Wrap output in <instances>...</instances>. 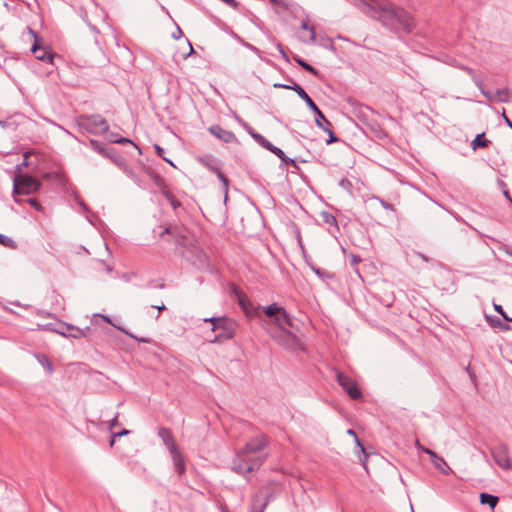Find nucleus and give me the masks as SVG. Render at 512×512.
<instances>
[{
  "instance_id": "obj_1",
  "label": "nucleus",
  "mask_w": 512,
  "mask_h": 512,
  "mask_svg": "<svg viewBox=\"0 0 512 512\" xmlns=\"http://www.w3.org/2000/svg\"><path fill=\"white\" fill-rule=\"evenodd\" d=\"M267 443L264 435L252 438L234 457L232 470L243 476L257 471L267 458L265 453Z\"/></svg>"
},
{
  "instance_id": "obj_2",
  "label": "nucleus",
  "mask_w": 512,
  "mask_h": 512,
  "mask_svg": "<svg viewBox=\"0 0 512 512\" xmlns=\"http://www.w3.org/2000/svg\"><path fill=\"white\" fill-rule=\"evenodd\" d=\"M263 312L281 329L283 334V340L281 341L285 347L293 349L299 345L297 337L287 331V327L291 326V319L283 307L271 304L264 307Z\"/></svg>"
},
{
  "instance_id": "obj_3",
  "label": "nucleus",
  "mask_w": 512,
  "mask_h": 512,
  "mask_svg": "<svg viewBox=\"0 0 512 512\" xmlns=\"http://www.w3.org/2000/svg\"><path fill=\"white\" fill-rule=\"evenodd\" d=\"M204 321L212 324V332H218L213 339H210L211 343H222L232 339L236 334L238 325L233 319L213 317L205 318Z\"/></svg>"
},
{
  "instance_id": "obj_4",
  "label": "nucleus",
  "mask_w": 512,
  "mask_h": 512,
  "mask_svg": "<svg viewBox=\"0 0 512 512\" xmlns=\"http://www.w3.org/2000/svg\"><path fill=\"white\" fill-rule=\"evenodd\" d=\"M378 6L381 12V14H379V20L383 22L397 21L407 30H410L414 26L413 18L405 10L391 3Z\"/></svg>"
},
{
  "instance_id": "obj_5",
  "label": "nucleus",
  "mask_w": 512,
  "mask_h": 512,
  "mask_svg": "<svg viewBox=\"0 0 512 512\" xmlns=\"http://www.w3.org/2000/svg\"><path fill=\"white\" fill-rule=\"evenodd\" d=\"M13 184L14 194H32L41 187V183L36 178L23 174H16Z\"/></svg>"
},
{
  "instance_id": "obj_6",
  "label": "nucleus",
  "mask_w": 512,
  "mask_h": 512,
  "mask_svg": "<svg viewBox=\"0 0 512 512\" xmlns=\"http://www.w3.org/2000/svg\"><path fill=\"white\" fill-rule=\"evenodd\" d=\"M491 455L496 464L503 470H512V457L509 447L505 444H499L491 450Z\"/></svg>"
},
{
  "instance_id": "obj_7",
  "label": "nucleus",
  "mask_w": 512,
  "mask_h": 512,
  "mask_svg": "<svg viewBox=\"0 0 512 512\" xmlns=\"http://www.w3.org/2000/svg\"><path fill=\"white\" fill-rule=\"evenodd\" d=\"M336 380L338 384L345 390L350 398L358 400L362 398V392L359 389L357 383L349 376L342 372H336Z\"/></svg>"
},
{
  "instance_id": "obj_8",
  "label": "nucleus",
  "mask_w": 512,
  "mask_h": 512,
  "mask_svg": "<svg viewBox=\"0 0 512 512\" xmlns=\"http://www.w3.org/2000/svg\"><path fill=\"white\" fill-rule=\"evenodd\" d=\"M81 124L85 129L95 134H104L109 128L106 120L99 115L83 117Z\"/></svg>"
},
{
  "instance_id": "obj_9",
  "label": "nucleus",
  "mask_w": 512,
  "mask_h": 512,
  "mask_svg": "<svg viewBox=\"0 0 512 512\" xmlns=\"http://www.w3.org/2000/svg\"><path fill=\"white\" fill-rule=\"evenodd\" d=\"M274 87L294 90L299 95V98H302L306 102V104L318 115V117L323 118L326 123H329L328 120L325 118L324 114L319 110V108L316 106V104L313 102L310 96L299 84L293 83V85L290 86L276 83L274 84Z\"/></svg>"
},
{
  "instance_id": "obj_10",
  "label": "nucleus",
  "mask_w": 512,
  "mask_h": 512,
  "mask_svg": "<svg viewBox=\"0 0 512 512\" xmlns=\"http://www.w3.org/2000/svg\"><path fill=\"white\" fill-rule=\"evenodd\" d=\"M416 446L420 450H422L424 453H426L430 456L432 464L442 474L448 475L452 472V470H451L450 466L447 464V462L442 457L438 456L434 451L420 445L418 441L416 442Z\"/></svg>"
},
{
  "instance_id": "obj_11",
  "label": "nucleus",
  "mask_w": 512,
  "mask_h": 512,
  "mask_svg": "<svg viewBox=\"0 0 512 512\" xmlns=\"http://www.w3.org/2000/svg\"><path fill=\"white\" fill-rule=\"evenodd\" d=\"M158 436L162 439L169 452L175 451V449L178 448L176 440L170 429L165 427L160 428L158 430Z\"/></svg>"
},
{
  "instance_id": "obj_12",
  "label": "nucleus",
  "mask_w": 512,
  "mask_h": 512,
  "mask_svg": "<svg viewBox=\"0 0 512 512\" xmlns=\"http://www.w3.org/2000/svg\"><path fill=\"white\" fill-rule=\"evenodd\" d=\"M209 131L215 137L221 139L222 141H224L226 143H230V142H233L236 140L235 134L233 132L227 131L218 125L210 127Z\"/></svg>"
},
{
  "instance_id": "obj_13",
  "label": "nucleus",
  "mask_w": 512,
  "mask_h": 512,
  "mask_svg": "<svg viewBox=\"0 0 512 512\" xmlns=\"http://www.w3.org/2000/svg\"><path fill=\"white\" fill-rule=\"evenodd\" d=\"M169 453L171 454L173 465H174L176 471L179 473V475L184 474L186 465H185L184 457H183L182 453L180 452L179 448H177V449H175V451H171Z\"/></svg>"
},
{
  "instance_id": "obj_14",
  "label": "nucleus",
  "mask_w": 512,
  "mask_h": 512,
  "mask_svg": "<svg viewBox=\"0 0 512 512\" xmlns=\"http://www.w3.org/2000/svg\"><path fill=\"white\" fill-rule=\"evenodd\" d=\"M267 498L265 495L263 494H256L254 497H253V502H252V505H251V510L250 512H264L266 506H267Z\"/></svg>"
},
{
  "instance_id": "obj_15",
  "label": "nucleus",
  "mask_w": 512,
  "mask_h": 512,
  "mask_svg": "<svg viewBox=\"0 0 512 512\" xmlns=\"http://www.w3.org/2000/svg\"><path fill=\"white\" fill-rule=\"evenodd\" d=\"M484 96L488 99V101H498V102H506L508 101V91L507 89H499L495 93H490L486 91H482Z\"/></svg>"
},
{
  "instance_id": "obj_16",
  "label": "nucleus",
  "mask_w": 512,
  "mask_h": 512,
  "mask_svg": "<svg viewBox=\"0 0 512 512\" xmlns=\"http://www.w3.org/2000/svg\"><path fill=\"white\" fill-rule=\"evenodd\" d=\"M362 5L367 7L368 12L374 18L379 19V14H381L378 5H384L385 3H380L377 0H360Z\"/></svg>"
},
{
  "instance_id": "obj_17",
  "label": "nucleus",
  "mask_w": 512,
  "mask_h": 512,
  "mask_svg": "<svg viewBox=\"0 0 512 512\" xmlns=\"http://www.w3.org/2000/svg\"><path fill=\"white\" fill-rule=\"evenodd\" d=\"M31 51L35 54L38 60L42 61H53V56L44 48H41L37 43H35L31 49Z\"/></svg>"
},
{
  "instance_id": "obj_18",
  "label": "nucleus",
  "mask_w": 512,
  "mask_h": 512,
  "mask_svg": "<svg viewBox=\"0 0 512 512\" xmlns=\"http://www.w3.org/2000/svg\"><path fill=\"white\" fill-rule=\"evenodd\" d=\"M89 329H81L78 327H74L71 325H67V333H62L64 336H69L73 338H82L87 337Z\"/></svg>"
},
{
  "instance_id": "obj_19",
  "label": "nucleus",
  "mask_w": 512,
  "mask_h": 512,
  "mask_svg": "<svg viewBox=\"0 0 512 512\" xmlns=\"http://www.w3.org/2000/svg\"><path fill=\"white\" fill-rule=\"evenodd\" d=\"M498 501H499V499L497 496L487 494V493L480 494V503L489 505V507L491 509H494L496 507V505L498 504Z\"/></svg>"
},
{
  "instance_id": "obj_20",
  "label": "nucleus",
  "mask_w": 512,
  "mask_h": 512,
  "mask_svg": "<svg viewBox=\"0 0 512 512\" xmlns=\"http://www.w3.org/2000/svg\"><path fill=\"white\" fill-rule=\"evenodd\" d=\"M38 360L40 362V364L46 369V371L49 373V374H52L54 369H53V364L52 362L49 360V358L45 355H40L38 356Z\"/></svg>"
},
{
  "instance_id": "obj_21",
  "label": "nucleus",
  "mask_w": 512,
  "mask_h": 512,
  "mask_svg": "<svg viewBox=\"0 0 512 512\" xmlns=\"http://www.w3.org/2000/svg\"><path fill=\"white\" fill-rule=\"evenodd\" d=\"M489 141L484 138V134H479L472 141V148L476 149L477 147H486L488 146Z\"/></svg>"
},
{
  "instance_id": "obj_22",
  "label": "nucleus",
  "mask_w": 512,
  "mask_h": 512,
  "mask_svg": "<svg viewBox=\"0 0 512 512\" xmlns=\"http://www.w3.org/2000/svg\"><path fill=\"white\" fill-rule=\"evenodd\" d=\"M301 28H302L303 30H307V31L309 32V37H308L309 41H310V42H315V40H316V35H315V31H314V29H313L312 27H310V26H309V24H308L307 22H305V21H304V22H302V24H301Z\"/></svg>"
},
{
  "instance_id": "obj_23",
  "label": "nucleus",
  "mask_w": 512,
  "mask_h": 512,
  "mask_svg": "<svg viewBox=\"0 0 512 512\" xmlns=\"http://www.w3.org/2000/svg\"><path fill=\"white\" fill-rule=\"evenodd\" d=\"M294 60L301 66L303 67L305 70L311 72L312 74L314 75H317V71L308 63H306L305 61H303L301 58L299 57H294Z\"/></svg>"
},
{
  "instance_id": "obj_24",
  "label": "nucleus",
  "mask_w": 512,
  "mask_h": 512,
  "mask_svg": "<svg viewBox=\"0 0 512 512\" xmlns=\"http://www.w3.org/2000/svg\"><path fill=\"white\" fill-rule=\"evenodd\" d=\"M271 152L277 155L280 159L284 160L285 162H288V159H286L285 154L281 149L274 146ZM289 162L295 164L293 160H289Z\"/></svg>"
},
{
  "instance_id": "obj_25",
  "label": "nucleus",
  "mask_w": 512,
  "mask_h": 512,
  "mask_svg": "<svg viewBox=\"0 0 512 512\" xmlns=\"http://www.w3.org/2000/svg\"><path fill=\"white\" fill-rule=\"evenodd\" d=\"M494 309L502 315V317L507 321H512V318L508 317L507 314L504 312L503 308L500 305L495 304Z\"/></svg>"
},
{
  "instance_id": "obj_26",
  "label": "nucleus",
  "mask_w": 512,
  "mask_h": 512,
  "mask_svg": "<svg viewBox=\"0 0 512 512\" xmlns=\"http://www.w3.org/2000/svg\"><path fill=\"white\" fill-rule=\"evenodd\" d=\"M110 141L114 142V143H131V144H133V142L127 138H115L112 135L110 137Z\"/></svg>"
},
{
  "instance_id": "obj_27",
  "label": "nucleus",
  "mask_w": 512,
  "mask_h": 512,
  "mask_svg": "<svg viewBox=\"0 0 512 512\" xmlns=\"http://www.w3.org/2000/svg\"><path fill=\"white\" fill-rule=\"evenodd\" d=\"M13 241L6 235L0 234V243L6 246H10Z\"/></svg>"
},
{
  "instance_id": "obj_28",
  "label": "nucleus",
  "mask_w": 512,
  "mask_h": 512,
  "mask_svg": "<svg viewBox=\"0 0 512 512\" xmlns=\"http://www.w3.org/2000/svg\"><path fill=\"white\" fill-rule=\"evenodd\" d=\"M260 145H262L264 148H266L267 150L271 151L274 147V145H272L269 141H267L265 138L259 143Z\"/></svg>"
},
{
  "instance_id": "obj_29",
  "label": "nucleus",
  "mask_w": 512,
  "mask_h": 512,
  "mask_svg": "<svg viewBox=\"0 0 512 512\" xmlns=\"http://www.w3.org/2000/svg\"><path fill=\"white\" fill-rule=\"evenodd\" d=\"M219 179L223 182L224 188L227 191L228 189V179L221 173L217 172Z\"/></svg>"
},
{
  "instance_id": "obj_30",
  "label": "nucleus",
  "mask_w": 512,
  "mask_h": 512,
  "mask_svg": "<svg viewBox=\"0 0 512 512\" xmlns=\"http://www.w3.org/2000/svg\"><path fill=\"white\" fill-rule=\"evenodd\" d=\"M494 326L500 327L502 330H509L510 326L508 324L502 323L500 320L493 323Z\"/></svg>"
},
{
  "instance_id": "obj_31",
  "label": "nucleus",
  "mask_w": 512,
  "mask_h": 512,
  "mask_svg": "<svg viewBox=\"0 0 512 512\" xmlns=\"http://www.w3.org/2000/svg\"><path fill=\"white\" fill-rule=\"evenodd\" d=\"M186 45H187V47H188V52L183 53V57H184V58H185V57H187L188 55H190V54L193 52V47H192V45L190 44V42H188V41H187V42H186Z\"/></svg>"
},
{
  "instance_id": "obj_32",
  "label": "nucleus",
  "mask_w": 512,
  "mask_h": 512,
  "mask_svg": "<svg viewBox=\"0 0 512 512\" xmlns=\"http://www.w3.org/2000/svg\"><path fill=\"white\" fill-rule=\"evenodd\" d=\"M252 137H253V138H254L258 143H260V142L264 139V137H263L262 135L257 134V133H253V134H252Z\"/></svg>"
},
{
  "instance_id": "obj_33",
  "label": "nucleus",
  "mask_w": 512,
  "mask_h": 512,
  "mask_svg": "<svg viewBox=\"0 0 512 512\" xmlns=\"http://www.w3.org/2000/svg\"><path fill=\"white\" fill-rule=\"evenodd\" d=\"M329 134H330V139L327 142L328 144L337 141V138L333 135L332 131L329 130Z\"/></svg>"
},
{
  "instance_id": "obj_34",
  "label": "nucleus",
  "mask_w": 512,
  "mask_h": 512,
  "mask_svg": "<svg viewBox=\"0 0 512 512\" xmlns=\"http://www.w3.org/2000/svg\"><path fill=\"white\" fill-rule=\"evenodd\" d=\"M128 433H129L128 430H123L119 433L114 434V437L124 436V435H127Z\"/></svg>"
},
{
  "instance_id": "obj_35",
  "label": "nucleus",
  "mask_w": 512,
  "mask_h": 512,
  "mask_svg": "<svg viewBox=\"0 0 512 512\" xmlns=\"http://www.w3.org/2000/svg\"><path fill=\"white\" fill-rule=\"evenodd\" d=\"M503 117H504V119H505L506 123L509 125V127H511V128H512V123H511V121L509 120V118L506 116V114H505V111H504V110H503Z\"/></svg>"
},
{
  "instance_id": "obj_36",
  "label": "nucleus",
  "mask_w": 512,
  "mask_h": 512,
  "mask_svg": "<svg viewBox=\"0 0 512 512\" xmlns=\"http://www.w3.org/2000/svg\"><path fill=\"white\" fill-rule=\"evenodd\" d=\"M239 303L242 306V308L245 310L246 306H245L244 297H242V296L239 297Z\"/></svg>"
},
{
  "instance_id": "obj_37",
  "label": "nucleus",
  "mask_w": 512,
  "mask_h": 512,
  "mask_svg": "<svg viewBox=\"0 0 512 512\" xmlns=\"http://www.w3.org/2000/svg\"><path fill=\"white\" fill-rule=\"evenodd\" d=\"M351 260H352V264H354V265L360 261V259L354 255L351 256Z\"/></svg>"
},
{
  "instance_id": "obj_38",
  "label": "nucleus",
  "mask_w": 512,
  "mask_h": 512,
  "mask_svg": "<svg viewBox=\"0 0 512 512\" xmlns=\"http://www.w3.org/2000/svg\"><path fill=\"white\" fill-rule=\"evenodd\" d=\"M170 233H171V229L168 227L163 231V233L160 234V237L164 238V234H170Z\"/></svg>"
},
{
  "instance_id": "obj_39",
  "label": "nucleus",
  "mask_w": 512,
  "mask_h": 512,
  "mask_svg": "<svg viewBox=\"0 0 512 512\" xmlns=\"http://www.w3.org/2000/svg\"><path fill=\"white\" fill-rule=\"evenodd\" d=\"M156 151L159 156H162L163 149L159 146H156Z\"/></svg>"
},
{
  "instance_id": "obj_40",
  "label": "nucleus",
  "mask_w": 512,
  "mask_h": 512,
  "mask_svg": "<svg viewBox=\"0 0 512 512\" xmlns=\"http://www.w3.org/2000/svg\"><path fill=\"white\" fill-rule=\"evenodd\" d=\"M104 321H106L107 323H111V320L109 319V317L105 316V315H99Z\"/></svg>"
},
{
  "instance_id": "obj_41",
  "label": "nucleus",
  "mask_w": 512,
  "mask_h": 512,
  "mask_svg": "<svg viewBox=\"0 0 512 512\" xmlns=\"http://www.w3.org/2000/svg\"><path fill=\"white\" fill-rule=\"evenodd\" d=\"M115 438L114 435L112 436L111 440H110V446L112 447L114 444H115Z\"/></svg>"
},
{
  "instance_id": "obj_42",
  "label": "nucleus",
  "mask_w": 512,
  "mask_h": 512,
  "mask_svg": "<svg viewBox=\"0 0 512 512\" xmlns=\"http://www.w3.org/2000/svg\"><path fill=\"white\" fill-rule=\"evenodd\" d=\"M171 204L173 205L174 208H176L179 205V203L176 202L174 199L171 200Z\"/></svg>"
},
{
  "instance_id": "obj_43",
  "label": "nucleus",
  "mask_w": 512,
  "mask_h": 512,
  "mask_svg": "<svg viewBox=\"0 0 512 512\" xmlns=\"http://www.w3.org/2000/svg\"><path fill=\"white\" fill-rule=\"evenodd\" d=\"M316 124L318 127L323 128L321 121H319L318 119H316Z\"/></svg>"
},
{
  "instance_id": "obj_44",
  "label": "nucleus",
  "mask_w": 512,
  "mask_h": 512,
  "mask_svg": "<svg viewBox=\"0 0 512 512\" xmlns=\"http://www.w3.org/2000/svg\"><path fill=\"white\" fill-rule=\"evenodd\" d=\"M164 308H165V306H164V305L157 306V309H158V311H159V312H160L161 310H163Z\"/></svg>"
},
{
  "instance_id": "obj_45",
  "label": "nucleus",
  "mask_w": 512,
  "mask_h": 512,
  "mask_svg": "<svg viewBox=\"0 0 512 512\" xmlns=\"http://www.w3.org/2000/svg\"><path fill=\"white\" fill-rule=\"evenodd\" d=\"M30 203H31V205H33V206H37V203H36V201H35V200H30Z\"/></svg>"
},
{
  "instance_id": "obj_46",
  "label": "nucleus",
  "mask_w": 512,
  "mask_h": 512,
  "mask_svg": "<svg viewBox=\"0 0 512 512\" xmlns=\"http://www.w3.org/2000/svg\"><path fill=\"white\" fill-rule=\"evenodd\" d=\"M347 432L349 433V435L356 436L353 430H348Z\"/></svg>"
}]
</instances>
